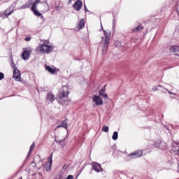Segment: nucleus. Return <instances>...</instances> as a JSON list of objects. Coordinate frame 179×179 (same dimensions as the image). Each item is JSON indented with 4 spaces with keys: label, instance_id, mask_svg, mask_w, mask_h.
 <instances>
[{
    "label": "nucleus",
    "instance_id": "f03ea898",
    "mask_svg": "<svg viewBox=\"0 0 179 179\" xmlns=\"http://www.w3.org/2000/svg\"><path fill=\"white\" fill-rule=\"evenodd\" d=\"M48 42L45 41L43 43V44L40 45L39 46V51L40 52H42L43 54H45V52H51L52 50H54V48L51 45H48Z\"/></svg>",
    "mask_w": 179,
    "mask_h": 179
},
{
    "label": "nucleus",
    "instance_id": "5701e85b",
    "mask_svg": "<svg viewBox=\"0 0 179 179\" xmlns=\"http://www.w3.org/2000/svg\"><path fill=\"white\" fill-rule=\"evenodd\" d=\"M102 131L103 132H108V126H103L102 127Z\"/></svg>",
    "mask_w": 179,
    "mask_h": 179
},
{
    "label": "nucleus",
    "instance_id": "9b49d317",
    "mask_svg": "<svg viewBox=\"0 0 179 179\" xmlns=\"http://www.w3.org/2000/svg\"><path fill=\"white\" fill-rule=\"evenodd\" d=\"M46 100H48V101H50L51 104H52L53 101L55 100V94H52V92H48Z\"/></svg>",
    "mask_w": 179,
    "mask_h": 179
},
{
    "label": "nucleus",
    "instance_id": "473e14b6",
    "mask_svg": "<svg viewBox=\"0 0 179 179\" xmlns=\"http://www.w3.org/2000/svg\"><path fill=\"white\" fill-rule=\"evenodd\" d=\"M70 2H71V0H70Z\"/></svg>",
    "mask_w": 179,
    "mask_h": 179
},
{
    "label": "nucleus",
    "instance_id": "2eb2a0df",
    "mask_svg": "<svg viewBox=\"0 0 179 179\" xmlns=\"http://www.w3.org/2000/svg\"><path fill=\"white\" fill-rule=\"evenodd\" d=\"M99 96L103 99H108V95L106 93V88H103L99 92Z\"/></svg>",
    "mask_w": 179,
    "mask_h": 179
},
{
    "label": "nucleus",
    "instance_id": "f8f14e48",
    "mask_svg": "<svg viewBox=\"0 0 179 179\" xmlns=\"http://www.w3.org/2000/svg\"><path fill=\"white\" fill-rule=\"evenodd\" d=\"M143 151L142 150H138L133 153L129 154V156H136V157H142Z\"/></svg>",
    "mask_w": 179,
    "mask_h": 179
},
{
    "label": "nucleus",
    "instance_id": "dca6fc26",
    "mask_svg": "<svg viewBox=\"0 0 179 179\" xmlns=\"http://www.w3.org/2000/svg\"><path fill=\"white\" fill-rule=\"evenodd\" d=\"M103 33L105 34V43H110V38L111 37V33L107 32L106 31H103Z\"/></svg>",
    "mask_w": 179,
    "mask_h": 179
},
{
    "label": "nucleus",
    "instance_id": "39448f33",
    "mask_svg": "<svg viewBox=\"0 0 179 179\" xmlns=\"http://www.w3.org/2000/svg\"><path fill=\"white\" fill-rule=\"evenodd\" d=\"M20 71H19L15 66H13V78H14L17 82H20Z\"/></svg>",
    "mask_w": 179,
    "mask_h": 179
},
{
    "label": "nucleus",
    "instance_id": "20e7f679",
    "mask_svg": "<svg viewBox=\"0 0 179 179\" xmlns=\"http://www.w3.org/2000/svg\"><path fill=\"white\" fill-rule=\"evenodd\" d=\"M33 49L31 48H27L26 50H24L22 54V59L27 61L30 58V54H31Z\"/></svg>",
    "mask_w": 179,
    "mask_h": 179
},
{
    "label": "nucleus",
    "instance_id": "412c9836",
    "mask_svg": "<svg viewBox=\"0 0 179 179\" xmlns=\"http://www.w3.org/2000/svg\"><path fill=\"white\" fill-rule=\"evenodd\" d=\"M46 71H48L50 73L53 75V73H55V69L51 68L50 66H45Z\"/></svg>",
    "mask_w": 179,
    "mask_h": 179
},
{
    "label": "nucleus",
    "instance_id": "a211bd4d",
    "mask_svg": "<svg viewBox=\"0 0 179 179\" xmlns=\"http://www.w3.org/2000/svg\"><path fill=\"white\" fill-rule=\"evenodd\" d=\"M85 28V20L81 19L78 23V29L79 30H82V29Z\"/></svg>",
    "mask_w": 179,
    "mask_h": 179
},
{
    "label": "nucleus",
    "instance_id": "423d86ee",
    "mask_svg": "<svg viewBox=\"0 0 179 179\" xmlns=\"http://www.w3.org/2000/svg\"><path fill=\"white\" fill-rule=\"evenodd\" d=\"M51 167H52V154L50 155L48 159V162L45 165V171H51Z\"/></svg>",
    "mask_w": 179,
    "mask_h": 179
},
{
    "label": "nucleus",
    "instance_id": "f3484780",
    "mask_svg": "<svg viewBox=\"0 0 179 179\" xmlns=\"http://www.w3.org/2000/svg\"><path fill=\"white\" fill-rule=\"evenodd\" d=\"M93 169L96 173H100L101 171V165L100 164H94L93 166Z\"/></svg>",
    "mask_w": 179,
    "mask_h": 179
},
{
    "label": "nucleus",
    "instance_id": "7ed1b4c3",
    "mask_svg": "<svg viewBox=\"0 0 179 179\" xmlns=\"http://www.w3.org/2000/svg\"><path fill=\"white\" fill-rule=\"evenodd\" d=\"M41 3V1L40 0H36L31 7V10L33 12V13L35 15V16H38V17H43V14L41 13L38 12L37 10V4Z\"/></svg>",
    "mask_w": 179,
    "mask_h": 179
},
{
    "label": "nucleus",
    "instance_id": "aec40b11",
    "mask_svg": "<svg viewBox=\"0 0 179 179\" xmlns=\"http://www.w3.org/2000/svg\"><path fill=\"white\" fill-rule=\"evenodd\" d=\"M34 148H36V143H33L29 148V151L28 152V157L29 156L31 155V153L33 152V151L34 150Z\"/></svg>",
    "mask_w": 179,
    "mask_h": 179
},
{
    "label": "nucleus",
    "instance_id": "6e6552de",
    "mask_svg": "<svg viewBox=\"0 0 179 179\" xmlns=\"http://www.w3.org/2000/svg\"><path fill=\"white\" fill-rule=\"evenodd\" d=\"M92 101H94L96 106H103V99L99 96L94 95L92 97Z\"/></svg>",
    "mask_w": 179,
    "mask_h": 179
},
{
    "label": "nucleus",
    "instance_id": "2f4dec72",
    "mask_svg": "<svg viewBox=\"0 0 179 179\" xmlns=\"http://www.w3.org/2000/svg\"><path fill=\"white\" fill-rule=\"evenodd\" d=\"M59 143H61V141H59Z\"/></svg>",
    "mask_w": 179,
    "mask_h": 179
},
{
    "label": "nucleus",
    "instance_id": "1a4fd4ad",
    "mask_svg": "<svg viewBox=\"0 0 179 179\" xmlns=\"http://www.w3.org/2000/svg\"><path fill=\"white\" fill-rule=\"evenodd\" d=\"M171 52L173 53V55L179 57V45H173L170 48Z\"/></svg>",
    "mask_w": 179,
    "mask_h": 179
},
{
    "label": "nucleus",
    "instance_id": "cd10ccee",
    "mask_svg": "<svg viewBox=\"0 0 179 179\" xmlns=\"http://www.w3.org/2000/svg\"><path fill=\"white\" fill-rule=\"evenodd\" d=\"M85 12L87 11V8H86V5H85Z\"/></svg>",
    "mask_w": 179,
    "mask_h": 179
},
{
    "label": "nucleus",
    "instance_id": "a878e982",
    "mask_svg": "<svg viewBox=\"0 0 179 179\" xmlns=\"http://www.w3.org/2000/svg\"><path fill=\"white\" fill-rule=\"evenodd\" d=\"M5 78V75L3 73H0V80H2Z\"/></svg>",
    "mask_w": 179,
    "mask_h": 179
},
{
    "label": "nucleus",
    "instance_id": "0eeeda50",
    "mask_svg": "<svg viewBox=\"0 0 179 179\" xmlns=\"http://www.w3.org/2000/svg\"><path fill=\"white\" fill-rule=\"evenodd\" d=\"M14 8L13 6H9L3 13L2 16L3 17H8V16H10L11 13H13Z\"/></svg>",
    "mask_w": 179,
    "mask_h": 179
},
{
    "label": "nucleus",
    "instance_id": "393cba45",
    "mask_svg": "<svg viewBox=\"0 0 179 179\" xmlns=\"http://www.w3.org/2000/svg\"><path fill=\"white\" fill-rule=\"evenodd\" d=\"M31 5V2H28L24 5V8H30V6Z\"/></svg>",
    "mask_w": 179,
    "mask_h": 179
},
{
    "label": "nucleus",
    "instance_id": "9d476101",
    "mask_svg": "<svg viewBox=\"0 0 179 179\" xmlns=\"http://www.w3.org/2000/svg\"><path fill=\"white\" fill-rule=\"evenodd\" d=\"M83 5V3L82 2V1L78 0L73 3V7L74 8V9H76V10L78 12L79 10H80V9H82Z\"/></svg>",
    "mask_w": 179,
    "mask_h": 179
},
{
    "label": "nucleus",
    "instance_id": "c85d7f7f",
    "mask_svg": "<svg viewBox=\"0 0 179 179\" xmlns=\"http://www.w3.org/2000/svg\"><path fill=\"white\" fill-rule=\"evenodd\" d=\"M177 14L178 15V16H179V11L178 10H177Z\"/></svg>",
    "mask_w": 179,
    "mask_h": 179
},
{
    "label": "nucleus",
    "instance_id": "6ab92c4d",
    "mask_svg": "<svg viewBox=\"0 0 179 179\" xmlns=\"http://www.w3.org/2000/svg\"><path fill=\"white\" fill-rule=\"evenodd\" d=\"M61 127L62 128H64L65 129H67V128H68V123L66 122V120L62 121L61 125H59L57 127V128H61Z\"/></svg>",
    "mask_w": 179,
    "mask_h": 179
},
{
    "label": "nucleus",
    "instance_id": "bb28decb",
    "mask_svg": "<svg viewBox=\"0 0 179 179\" xmlns=\"http://www.w3.org/2000/svg\"><path fill=\"white\" fill-rule=\"evenodd\" d=\"M25 41H30L31 40V37L27 36V38H24Z\"/></svg>",
    "mask_w": 179,
    "mask_h": 179
},
{
    "label": "nucleus",
    "instance_id": "b1692460",
    "mask_svg": "<svg viewBox=\"0 0 179 179\" xmlns=\"http://www.w3.org/2000/svg\"><path fill=\"white\" fill-rule=\"evenodd\" d=\"M43 3H45L46 6H47V10L46 12L48 10H50V4H48V3L47 1H44Z\"/></svg>",
    "mask_w": 179,
    "mask_h": 179
},
{
    "label": "nucleus",
    "instance_id": "f257e3e1",
    "mask_svg": "<svg viewBox=\"0 0 179 179\" xmlns=\"http://www.w3.org/2000/svg\"><path fill=\"white\" fill-rule=\"evenodd\" d=\"M69 87L63 86L62 89L59 90L57 95V101L59 104L64 106L66 103V99H69Z\"/></svg>",
    "mask_w": 179,
    "mask_h": 179
},
{
    "label": "nucleus",
    "instance_id": "4468645a",
    "mask_svg": "<svg viewBox=\"0 0 179 179\" xmlns=\"http://www.w3.org/2000/svg\"><path fill=\"white\" fill-rule=\"evenodd\" d=\"M145 27H143V25L142 24H139L136 27L132 29V31L134 33H138V31H142Z\"/></svg>",
    "mask_w": 179,
    "mask_h": 179
},
{
    "label": "nucleus",
    "instance_id": "7c9ffc66",
    "mask_svg": "<svg viewBox=\"0 0 179 179\" xmlns=\"http://www.w3.org/2000/svg\"><path fill=\"white\" fill-rule=\"evenodd\" d=\"M19 179H23V178L20 177V178H19Z\"/></svg>",
    "mask_w": 179,
    "mask_h": 179
},
{
    "label": "nucleus",
    "instance_id": "c756f323",
    "mask_svg": "<svg viewBox=\"0 0 179 179\" xmlns=\"http://www.w3.org/2000/svg\"><path fill=\"white\" fill-rule=\"evenodd\" d=\"M64 146H65V144H63V145H62V148H64Z\"/></svg>",
    "mask_w": 179,
    "mask_h": 179
},
{
    "label": "nucleus",
    "instance_id": "4be33fe9",
    "mask_svg": "<svg viewBox=\"0 0 179 179\" xmlns=\"http://www.w3.org/2000/svg\"><path fill=\"white\" fill-rule=\"evenodd\" d=\"M112 139H113V141H117V140L118 139V132L115 131V132L113 133V136H112Z\"/></svg>",
    "mask_w": 179,
    "mask_h": 179
},
{
    "label": "nucleus",
    "instance_id": "ddd939ff",
    "mask_svg": "<svg viewBox=\"0 0 179 179\" xmlns=\"http://www.w3.org/2000/svg\"><path fill=\"white\" fill-rule=\"evenodd\" d=\"M108 44H110V43L104 41L103 45L102 47V54L103 55H105V54H107V51L108 50Z\"/></svg>",
    "mask_w": 179,
    "mask_h": 179
}]
</instances>
